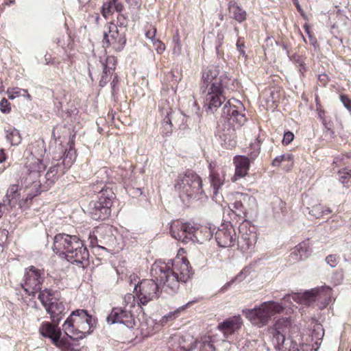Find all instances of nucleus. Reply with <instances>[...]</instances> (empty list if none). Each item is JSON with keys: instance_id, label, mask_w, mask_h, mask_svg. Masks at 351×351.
I'll return each mask as SVG.
<instances>
[{"instance_id": "nucleus-1", "label": "nucleus", "mask_w": 351, "mask_h": 351, "mask_svg": "<svg viewBox=\"0 0 351 351\" xmlns=\"http://www.w3.org/2000/svg\"><path fill=\"white\" fill-rule=\"evenodd\" d=\"M239 87V82L226 73H220L216 66H209L202 71L200 90L206 93L205 104L210 112H213L226 99L228 93L234 91Z\"/></svg>"}, {"instance_id": "nucleus-2", "label": "nucleus", "mask_w": 351, "mask_h": 351, "mask_svg": "<svg viewBox=\"0 0 351 351\" xmlns=\"http://www.w3.org/2000/svg\"><path fill=\"white\" fill-rule=\"evenodd\" d=\"M152 276L163 284V289L169 294L176 293L180 282H185L191 276L189 262L185 258L172 263L156 262L152 267Z\"/></svg>"}, {"instance_id": "nucleus-3", "label": "nucleus", "mask_w": 351, "mask_h": 351, "mask_svg": "<svg viewBox=\"0 0 351 351\" xmlns=\"http://www.w3.org/2000/svg\"><path fill=\"white\" fill-rule=\"evenodd\" d=\"M27 175L22 179L23 196L19 201L21 207L28 206L32 199L46 190L43 189V182L39 179L40 172L46 168L43 160L30 154L26 158Z\"/></svg>"}, {"instance_id": "nucleus-4", "label": "nucleus", "mask_w": 351, "mask_h": 351, "mask_svg": "<svg viewBox=\"0 0 351 351\" xmlns=\"http://www.w3.org/2000/svg\"><path fill=\"white\" fill-rule=\"evenodd\" d=\"M96 184H93V191L97 192V200L90 204V215L95 220H105L111 213V206L115 195L112 189L104 184L108 180L107 171L105 168L99 169L95 174Z\"/></svg>"}, {"instance_id": "nucleus-5", "label": "nucleus", "mask_w": 351, "mask_h": 351, "mask_svg": "<svg viewBox=\"0 0 351 351\" xmlns=\"http://www.w3.org/2000/svg\"><path fill=\"white\" fill-rule=\"evenodd\" d=\"M53 251L60 255L63 254L72 263L83 264L87 262L89 256L86 247L77 237L66 234L55 236Z\"/></svg>"}, {"instance_id": "nucleus-6", "label": "nucleus", "mask_w": 351, "mask_h": 351, "mask_svg": "<svg viewBox=\"0 0 351 351\" xmlns=\"http://www.w3.org/2000/svg\"><path fill=\"white\" fill-rule=\"evenodd\" d=\"M243 110V104L234 98L230 99L223 108L222 117L228 121V124L224 125L223 128L219 126L217 135L230 146H234L235 144L236 133L232 125L234 123L241 125L245 121V115L242 113Z\"/></svg>"}, {"instance_id": "nucleus-7", "label": "nucleus", "mask_w": 351, "mask_h": 351, "mask_svg": "<svg viewBox=\"0 0 351 351\" xmlns=\"http://www.w3.org/2000/svg\"><path fill=\"white\" fill-rule=\"evenodd\" d=\"M96 320L86 310L78 309L72 312L64 322L62 329L71 339H82L93 332Z\"/></svg>"}, {"instance_id": "nucleus-8", "label": "nucleus", "mask_w": 351, "mask_h": 351, "mask_svg": "<svg viewBox=\"0 0 351 351\" xmlns=\"http://www.w3.org/2000/svg\"><path fill=\"white\" fill-rule=\"evenodd\" d=\"M284 309L282 303L270 300L253 308L243 309L242 313L253 326L262 328L268 324L273 316L282 313Z\"/></svg>"}, {"instance_id": "nucleus-9", "label": "nucleus", "mask_w": 351, "mask_h": 351, "mask_svg": "<svg viewBox=\"0 0 351 351\" xmlns=\"http://www.w3.org/2000/svg\"><path fill=\"white\" fill-rule=\"evenodd\" d=\"M174 189L180 198L196 197L204 193L202 181L193 171H187L184 174H180L175 181Z\"/></svg>"}, {"instance_id": "nucleus-10", "label": "nucleus", "mask_w": 351, "mask_h": 351, "mask_svg": "<svg viewBox=\"0 0 351 351\" xmlns=\"http://www.w3.org/2000/svg\"><path fill=\"white\" fill-rule=\"evenodd\" d=\"M332 289L329 287H321L307 291L303 293H293L286 295L282 300L285 303L293 300L296 303L311 305L316 300H323L326 305L330 301Z\"/></svg>"}, {"instance_id": "nucleus-11", "label": "nucleus", "mask_w": 351, "mask_h": 351, "mask_svg": "<svg viewBox=\"0 0 351 351\" xmlns=\"http://www.w3.org/2000/svg\"><path fill=\"white\" fill-rule=\"evenodd\" d=\"M134 291L138 300V304L147 305L150 301L160 296L158 285L154 280H143L135 286Z\"/></svg>"}, {"instance_id": "nucleus-12", "label": "nucleus", "mask_w": 351, "mask_h": 351, "mask_svg": "<svg viewBox=\"0 0 351 351\" xmlns=\"http://www.w3.org/2000/svg\"><path fill=\"white\" fill-rule=\"evenodd\" d=\"M45 272L43 269H39L34 266L26 269L24 276V283L22 284L23 289L29 295H34L41 290L44 281Z\"/></svg>"}, {"instance_id": "nucleus-13", "label": "nucleus", "mask_w": 351, "mask_h": 351, "mask_svg": "<svg viewBox=\"0 0 351 351\" xmlns=\"http://www.w3.org/2000/svg\"><path fill=\"white\" fill-rule=\"evenodd\" d=\"M108 32H104L102 40L104 47L112 45L117 51L122 50L126 43L123 33L120 34L117 25L113 23L108 24Z\"/></svg>"}, {"instance_id": "nucleus-14", "label": "nucleus", "mask_w": 351, "mask_h": 351, "mask_svg": "<svg viewBox=\"0 0 351 351\" xmlns=\"http://www.w3.org/2000/svg\"><path fill=\"white\" fill-rule=\"evenodd\" d=\"M110 324H122L128 328H132L134 326V317L130 311L123 307L113 308L111 313L106 318Z\"/></svg>"}, {"instance_id": "nucleus-15", "label": "nucleus", "mask_w": 351, "mask_h": 351, "mask_svg": "<svg viewBox=\"0 0 351 351\" xmlns=\"http://www.w3.org/2000/svg\"><path fill=\"white\" fill-rule=\"evenodd\" d=\"M234 228L231 224L222 225L215 233V239L219 247H229L237 241Z\"/></svg>"}, {"instance_id": "nucleus-16", "label": "nucleus", "mask_w": 351, "mask_h": 351, "mask_svg": "<svg viewBox=\"0 0 351 351\" xmlns=\"http://www.w3.org/2000/svg\"><path fill=\"white\" fill-rule=\"evenodd\" d=\"M256 206V199L246 193H237L234 202L232 203L233 208L237 215H246Z\"/></svg>"}, {"instance_id": "nucleus-17", "label": "nucleus", "mask_w": 351, "mask_h": 351, "mask_svg": "<svg viewBox=\"0 0 351 351\" xmlns=\"http://www.w3.org/2000/svg\"><path fill=\"white\" fill-rule=\"evenodd\" d=\"M239 243L243 248L248 250L256 244L257 234L254 227L249 226L247 223H242L239 228Z\"/></svg>"}, {"instance_id": "nucleus-18", "label": "nucleus", "mask_w": 351, "mask_h": 351, "mask_svg": "<svg viewBox=\"0 0 351 351\" xmlns=\"http://www.w3.org/2000/svg\"><path fill=\"white\" fill-rule=\"evenodd\" d=\"M242 325L243 319L241 315H234L220 322L217 329L223 333L225 338L228 339L239 330Z\"/></svg>"}, {"instance_id": "nucleus-19", "label": "nucleus", "mask_w": 351, "mask_h": 351, "mask_svg": "<svg viewBox=\"0 0 351 351\" xmlns=\"http://www.w3.org/2000/svg\"><path fill=\"white\" fill-rule=\"evenodd\" d=\"M171 233L176 239L188 243L193 240V226L189 223H178L171 226Z\"/></svg>"}, {"instance_id": "nucleus-20", "label": "nucleus", "mask_w": 351, "mask_h": 351, "mask_svg": "<svg viewBox=\"0 0 351 351\" xmlns=\"http://www.w3.org/2000/svg\"><path fill=\"white\" fill-rule=\"evenodd\" d=\"M233 160L235 165V173L232 178V182H236L247 174L250 161L245 156H236Z\"/></svg>"}, {"instance_id": "nucleus-21", "label": "nucleus", "mask_w": 351, "mask_h": 351, "mask_svg": "<svg viewBox=\"0 0 351 351\" xmlns=\"http://www.w3.org/2000/svg\"><path fill=\"white\" fill-rule=\"evenodd\" d=\"M311 252L309 243L304 241L292 249L291 256L294 261L298 262L308 258Z\"/></svg>"}, {"instance_id": "nucleus-22", "label": "nucleus", "mask_w": 351, "mask_h": 351, "mask_svg": "<svg viewBox=\"0 0 351 351\" xmlns=\"http://www.w3.org/2000/svg\"><path fill=\"white\" fill-rule=\"evenodd\" d=\"M40 333L45 337L50 338L54 343H57L60 337V331L56 326L49 322H44L39 328Z\"/></svg>"}, {"instance_id": "nucleus-23", "label": "nucleus", "mask_w": 351, "mask_h": 351, "mask_svg": "<svg viewBox=\"0 0 351 351\" xmlns=\"http://www.w3.org/2000/svg\"><path fill=\"white\" fill-rule=\"evenodd\" d=\"M213 234V232L210 227L202 226L194 227L193 226V240L191 241L203 243L210 241Z\"/></svg>"}, {"instance_id": "nucleus-24", "label": "nucleus", "mask_w": 351, "mask_h": 351, "mask_svg": "<svg viewBox=\"0 0 351 351\" xmlns=\"http://www.w3.org/2000/svg\"><path fill=\"white\" fill-rule=\"evenodd\" d=\"M210 182L213 189L214 195H217L219 189L225 182V173L222 169H210Z\"/></svg>"}, {"instance_id": "nucleus-25", "label": "nucleus", "mask_w": 351, "mask_h": 351, "mask_svg": "<svg viewBox=\"0 0 351 351\" xmlns=\"http://www.w3.org/2000/svg\"><path fill=\"white\" fill-rule=\"evenodd\" d=\"M110 232V227L109 226H100L96 228L92 232L89 234V241L90 245L93 247H98L102 249H105V247H101L99 245V239L98 237H101L103 234H107L108 236H110L109 233Z\"/></svg>"}, {"instance_id": "nucleus-26", "label": "nucleus", "mask_w": 351, "mask_h": 351, "mask_svg": "<svg viewBox=\"0 0 351 351\" xmlns=\"http://www.w3.org/2000/svg\"><path fill=\"white\" fill-rule=\"evenodd\" d=\"M61 166L60 165L52 166L49 168L45 174V181L43 182V189L47 191L55 183L57 179L56 175L60 171Z\"/></svg>"}, {"instance_id": "nucleus-27", "label": "nucleus", "mask_w": 351, "mask_h": 351, "mask_svg": "<svg viewBox=\"0 0 351 351\" xmlns=\"http://www.w3.org/2000/svg\"><path fill=\"white\" fill-rule=\"evenodd\" d=\"M228 10L230 17L239 23H242L246 19L247 13L236 2L230 1L228 3Z\"/></svg>"}, {"instance_id": "nucleus-28", "label": "nucleus", "mask_w": 351, "mask_h": 351, "mask_svg": "<svg viewBox=\"0 0 351 351\" xmlns=\"http://www.w3.org/2000/svg\"><path fill=\"white\" fill-rule=\"evenodd\" d=\"M47 312L51 315L53 322H59L61 315L64 311V305L62 302L53 301L45 308Z\"/></svg>"}, {"instance_id": "nucleus-29", "label": "nucleus", "mask_w": 351, "mask_h": 351, "mask_svg": "<svg viewBox=\"0 0 351 351\" xmlns=\"http://www.w3.org/2000/svg\"><path fill=\"white\" fill-rule=\"evenodd\" d=\"M173 117H184V116L180 113H173L167 112V116L163 119L162 123V135L169 136L172 132V123L171 121L173 119Z\"/></svg>"}, {"instance_id": "nucleus-30", "label": "nucleus", "mask_w": 351, "mask_h": 351, "mask_svg": "<svg viewBox=\"0 0 351 351\" xmlns=\"http://www.w3.org/2000/svg\"><path fill=\"white\" fill-rule=\"evenodd\" d=\"M75 160V151L73 149H69L66 151L63 155V160L62 162V169H60L62 173L65 172L66 169H69Z\"/></svg>"}, {"instance_id": "nucleus-31", "label": "nucleus", "mask_w": 351, "mask_h": 351, "mask_svg": "<svg viewBox=\"0 0 351 351\" xmlns=\"http://www.w3.org/2000/svg\"><path fill=\"white\" fill-rule=\"evenodd\" d=\"M180 348L184 351H195L197 347V341L190 335H184L180 341Z\"/></svg>"}, {"instance_id": "nucleus-32", "label": "nucleus", "mask_w": 351, "mask_h": 351, "mask_svg": "<svg viewBox=\"0 0 351 351\" xmlns=\"http://www.w3.org/2000/svg\"><path fill=\"white\" fill-rule=\"evenodd\" d=\"M5 132L7 140L12 145H17L21 143V134L15 128L9 127L5 130Z\"/></svg>"}, {"instance_id": "nucleus-33", "label": "nucleus", "mask_w": 351, "mask_h": 351, "mask_svg": "<svg viewBox=\"0 0 351 351\" xmlns=\"http://www.w3.org/2000/svg\"><path fill=\"white\" fill-rule=\"evenodd\" d=\"M54 292L50 289H45L43 291H40L38 295V299L47 308L50 303H52L54 301Z\"/></svg>"}, {"instance_id": "nucleus-34", "label": "nucleus", "mask_w": 351, "mask_h": 351, "mask_svg": "<svg viewBox=\"0 0 351 351\" xmlns=\"http://www.w3.org/2000/svg\"><path fill=\"white\" fill-rule=\"evenodd\" d=\"M20 195L21 194L19 193V186L12 184L8 188L5 195V199L3 202H8L9 204H11L12 201L18 199Z\"/></svg>"}, {"instance_id": "nucleus-35", "label": "nucleus", "mask_w": 351, "mask_h": 351, "mask_svg": "<svg viewBox=\"0 0 351 351\" xmlns=\"http://www.w3.org/2000/svg\"><path fill=\"white\" fill-rule=\"evenodd\" d=\"M197 351H215V348L213 342L209 338H206L199 341H197Z\"/></svg>"}, {"instance_id": "nucleus-36", "label": "nucleus", "mask_w": 351, "mask_h": 351, "mask_svg": "<svg viewBox=\"0 0 351 351\" xmlns=\"http://www.w3.org/2000/svg\"><path fill=\"white\" fill-rule=\"evenodd\" d=\"M282 332H283L281 330L275 329V331L273 333V341L276 343V347L279 350L287 342V339Z\"/></svg>"}, {"instance_id": "nucleus-37", "label": "nucleus", "mask_w": 351, "mask_h": 351, "mask_svg": "<svg viewBox=\"0 0 351 351\" xmlns=\"http://www.w3.org/2000/svg\"><path fill=\"white\" fill-rule=\"evenodd\" d=\"M291 322L289 318L282 317L278 319L274 325L275 329L285 332L291 326Z\"/></svg>"}, {"instance_id": "nucleus-38", "label": "nucleus", "mask_w": 351, "mask_h": 351, "mask_svg": "<svg viewBox=\"0 0 351 351\" xmlns=\"http://www.w3.org/2000/svg\"><path fill=\"white\" fill-rule=\"evenodd\" d=\"M135 302L136 300L134 295L131 293H127L123 298V308L125 309H130L131 311L132 308L135 306Z\"/></svg>"}, {"instance_id": "nucleus-39", "label": "nucleus", "mask_w": 351, "mask_h": 351, "mask_svg": "<svg viewBox=\"0 0 351 351\" xmlns=\"http://www.w3.org/2000/svg\"><path fill=\"white\" fill-rule=\"evenodd\" d=\"M283 161H289L291 162V165L293 164V156L291 154H285L276 157L272 161L273 166H279Z\"/></svg>"}, {"instance_id": "nucleus-40", "label": "nucleus", "mask_w": 351, "mask_h": 351, "mask_svg": "<svg viewBox=\"0 0 351 351\" xmlns=\"http://www.w3.org/2000/svg\"><path fill=\"white\" fill-rule=\"evenodd\" d=\"M191 303V302H189L185 306H183L178 308L177 310L174 311L173 312H170L167 315L163 316L162 318L161 322L162 323H166V322H167L169 320H173L174 319H176L178 316V315L180 313V311L184 310L185 308V307L189 306Z\"/></svg>"}, {"instance_id": "nucleus-41", "label": "nucleus", "mask_w": 351, "mask_h": 351, "mask_svg": "<svg viewBox=\"0 0 351 351\" xmlns=\"http://www.w3.org/2000/svg\"><path fill=\"white\" fill-rule=\"evenodd\" d=\"M280 351H299L298 344L291 339H287V342L280 348Z\"/></svg>"}, {"instance_id": "nucleus-42", "label": "nucleus", "mask_w": 351, "mask_h": 351, "mask_svg": "<svg viewBox=\"0 0 351 351\" xmlns=\"http://www.w3.org/2000/svg\"><path fill=\"white\" fill-rule=\"evenodd\" d=\"M323 206L318 204L315 205L312 207L311 210L309 211V214L312 216L315 217L317 219H319L323 216Z\"/></svg>"}, {"instance_id": "nucleus-43", "label": "nucleus", "mask_w": 351, "mask_h": 351, "mask_svg": "<svg viewBox=\"0 0 351 351\" xmlns=\"http://www.w3.org/2000/svg\"><path fill=\"white\" fill-rule=\"evenodd\" d=\"M339 177L342 184H346L348 180L351 178V170L348 171L347 169H345L339 171Z\"/></svg>"}, {"instance_id": "nucleus-44", "label": "nucleus", "mask_w": 351, "mask_h": 351, "mask_svg": "<svg viewBox=\"0 0 351 351\" xmlns=\"http://www.w3.org/2000/svg\"><path fill=\"white\" fill-rule=\"evenodd\" d=\"M326 262L331 267H335L338 264L339 257L335 254H330L326 257Z\"/></svg>"}, {"instance_id": "nucleus-45", "label": "nucleus", "mask_w": 351, "mask_h": 351, "mask_svg": "<svg viewBox=\"0 0 351 351\" xmlns=\"http://www.w3.org/2000/svg\"><path fill=\"white\" fill-rule=\"evenodd\" d=\"M0 110L3 113H9L11 110L10 102L5 98L0 101Z\"/></svg>"}, {"instance_id": "nucleus-46", "label": "nucleus", "mask_w": 351, "mask_h": 351, "mask_svg": "<svg viewBox=\"0 0 351 351\" xmlns=\"http://www.w3.org/2000/svg\"><path fill=\"white\" fill-rule=\"evenodd\" d=\"M174 47L173 52L174 54L180 55L182 51V45L180 41V38L177 36L173 38Z\"/></svg>"}, {"instance_id": "nucleus-47", "label": "nucleus", "mask_w": 351, "mask_h": 351, "mask_svg": "<svg viewBox=\"0 0 351 351\" xmlns=\"http://www.w3.org/2000/svg\"><path fill=\"white\" fill-rule=\"evenodd\" d=\"M116 63H117L116 58L113 56H108L106 58V62L104 64H106V66H108L110 69L114 70L115 66H116Z\"/></svg>"}, {"instance_id": "nucleus-48", "label": "nucleus", "mask_w": 351, "mask_h": 351, "mask_svg": "<svg viewBox=\"0 0 351 351\" xmlns=\"http://www.w3.org/2000/svg\"><path fill=\"white\" fill-rule=\"evenodd\" d=\"M21 90H22L19 88L8 89L7 91L8 97L11 99H13L15 97L20 96Z\"/></svg>"}, {"instance_id": "nucleus-49", "label": "nucleus", "mask_w": 351, "mask_h": 351, "mask_svg": "<svg viewBox=\"0 0 351 351\" xmlns=\"http://www.w3.org/2000/svg\"><path fill=\"white\" fill-rule=\"evenodd\" d=\"M156 34V29L152 26L149 27V29L147 30L145 33V36L148 39H150L152 42L156 40L157 39L155 38Z\"/></svg>"}, {"instance_id": "nucleus-50", "label": "nucleus", "mask_w": 351, "mask_h": 351, "mask_svg": "<svg viewBox=\"0 0 351 351\" xmlns=\"http://www.w3.org/2000/svg\"><path fill=\"white\" fill-rule=\"evenodd\" d=\"M340 100L344 107L351 112V99L347 95H342L340 96Z\"/></svg>"}, {"instance_id": "nucleus-51", "label": "nucleus", "mask_w": 351, "mask_h": 351, "mask_svg": "<svg viewBox=\"0 0 351 351\" xmlns=\"http://www.w3.org/2000/svg\"><path fill=\"white\" fill-rule=\"evenodd\" d=\"M294 138V135L291 132H287L284 134L282 144L283 145H289Z\"/></svg>"}, {"instance_id": "nucleus-52", "label": "nucleus", "mask_w": 351, "mask_h": 351, "mask_svg": "<svg viewBox=\"0 0 351 351\" xmlns=\"http://www.w3.org/2000/svg\"><path fill=\"white\" fill-rule=\"evenodd\" d=\"M152 43L155 46V49L158 53H162L165 51V45L160 40H156Z\"/></svg>"}, {"instance_id": "nucleus-53", "label": "nucleus", "mask_w": 351, "mask_h": 351, "mask_svg": "<svg viewBox=\"0 0 351 351\" xmlns=\"http://www.w3.org/2000/svg\"><path fill=\"white\" fill-rule=\"evenodd\" d=\"M111 7H112V3L111 2L106 3H104L103 5V7H102V14H103V16L105 18H106L108 16V15L110 14Z\"/></svg>"}, {"instance_id": "nucleus-54", "label": "nucleus", "mask_w": 351, "mask_h": 351, "mask_svg": "<svg viewBox=\"0 0 351 351\" xmlns=\"http://www.w3.org/2000/svg\"><path fill=\"white\" fill-rule=\"evenodd\" d=\"M104 71L102 79L106 80L107 78L110 76L114 71L113 69H110L108 66H106V64H103Z\"/></svg>"}, {"instance_id": "nucleus-55", "label": "nucleus", "mask_w": 351, "mask_h": 351, "mask_svg": "<svg viewBox=\"0 0 351 351\" xmlns=\"http://www.w3.org/2000/svg\"><path fill=\"white\" fill-rule=\"evenodd\" d=\"M242 38H239L238 40H237V50L239 51L240 55H242L243 56H245V52L243 49L244 48V44L242 42Z\"/></svg>"}, {"instance_id": "nucleus-56", "label": "nucleus", "mask_w": 351, "mask_h": 351, "mask_svg": "<svg viewBox=\"0 0 351 351\" xmlns=\"http://www.w3.org/2000/svg\"><path fill=\"white\" fill-rule=\"evenodd\" d=\"M110 236H108L107 234H103L101 237H98L99 238V242L102 244H107L108 241L110 240L112 237V231L109 233Z\"/></svg>"}, {"instance_id": "nucleus-57", "label": "nucleus", "mask_w": 351, "mask_h": 351, "mask_svg": "<svg viewBox=\"0 0 351 351\" xmlns=\"http://www.w3.org/2000/svg\"><path fill=\"white\" fill-rule=\"evenodd\" d=\"M118 21H119V26L121 27H126L128 23H127V21L125 20V18L124 17V16L123 14H120L119 16H118Z\"/></svg>"}, {"instance_id": "nucleus-58", "label": "nucleus", "mask_w": 351, "mask_h": 351, "mask_svg": "<svg viewBox=\"0 0 351 351\" xmlns=\"http://www.w3.org/2000/svg\"><path fill=\"white\" fill-rule=\"evenodd\" d=\"M295 62L299 64L300 68L299 69L300 72L303 73L306 70V68L304 66V62L300 60V58L298 57V60H295Z\"/></svg>"}, {"instance_id": "nucleus-59", "label": "nucleus", "mask_w": 351, "mask_h": 351, "mask_svg": "<svg viewBox=\"0 0 351 351\" xmlns=\"http://www.w3.org/2000/svg\"><path fill=\"white\" fill-rule=\"evenodd\" d=\"M114 3V8H115L116 11L118 12H121L123 9V5L120 3Z\"/></svg>"}, {"instance_id": "nucleus-60", "label": "nucleus", "mask_w": 351, "mask_h": 351, "mask_svg": "<svg viewBox=\"0 0 351 351\" xmlns=\"http://www.w3.org/2000/svg\"><path fill=\"white\" fill-rule=\"evenodd\" d=\"M234 282V279L232 280L231 281L227 282L223 285V287L221 288V291L226 290L233 282Z\"/></svg>"}, {"instance_id": "nucleus-61", "label": "nucleus", "mask_w": 351, "mask_h": 351, "mask_svg": "<svg viewBox=\"0 0 351 351\" xmlns=\"http://www.w3.org/2000/svg\"><path fill=\"white\" fill-rule=\"evenodd\" d=\"M323 216L325 215H328V214H330L332 213V210L330 208H328V207H324L323 206Z\"/></svg>"}, {"instance_id": "nucleus-62", "label": "nucleus", "mask_w": 351, "mask_h": 351, "mask_svg": "<svg viewBox=\"0 0 351 351\" xmlns=\"http://www.w3.org/2000/svg\"><path fill=\"white\" fill-rule=\"evenodd\" d=\"M295 4L296 5L297 8H298V10H300V4H299V3H298V0L295 1Z\"/></svg>"}, {"instance_id": "nucleus-63", "label": "nucleus", "mask_w": 351, "mask_h": 351, "mask_svg": "<svg viewBox=\"0 0 351 351\" xmlns=\"http://www.w3.org/2000/svg\"><path fill=\"white\" fill-rule=\"evenodd\" d=\"M258 150H259V149L256 151V152L254 154V156H257L258 154V153H259Z\"/></svg>"}, {"instance_id": "nucleus-64", "label": "nucleus", "mask_w": 351, "mask_h": 351, "mask_svg": "<svg viewBox=\"0 0 351 351\" xmlns=\"http://www.w3.org/2000/svg\"><path fill=\"white\" fill-rule=\"evenodd\" d=\"M221 20H223V16H220Z\"/></svg>"}]
</instances>
